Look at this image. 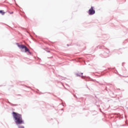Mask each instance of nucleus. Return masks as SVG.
I'll return each instance as SVG.
<instances>
[{"instance_id": "nucleus-15", "label": "nucleus", "mask_w": 128, "mask_h": 128, "mask_svg": "<svg viewBox=\"0 0 128 128\" xmlns=\"http://www.w3.org/2000/svg\"><path fill=\"white\" fill-rule=\"evenodd\" d=\"M61 110H64V108H62V109H61Z\"/></svg>"}, {"instance_id": "nucleus-17", "label": "nucleus", "mask_w": 128, "mask_h": 128, "mask_svg": "<svg viewBox=\"0 0 128 128\" xmlns=\"http://www.w3.org/2000/svg\"><path fill=\"white\" fill-rule=\"evenodd\" d=\"M67 46H70V45L68 44Z\"/></svg>"}, {"instance_id": "nucleus-6", "label": "nucleus", "mask_w": 128, "mask_h": 128, "mask_svg": "<svg viewBox=\"0 0 128 128\" xmlns=\"http://www.w3.org/2000/svg\"><path fill=\"white\" fill-rule=\"evenodd\" d=\"M0 14H2V16H4L6 14V12H4L3 10H0Z\"/></svg>"}, {"instance_id": "nucleus-12", "label": "nucleus", "mask_w": 128, "mask_h": 128, "mask_svg": "<svg viewBox=\"0 0 128 128\" xmlns=\"http://www.w3.org/2000/svg\"><path fill=\"white\" fill-rule=\"evenodd\" d=\"M74 96L76 98L77 100H78V96H76L74 94Z\"/></svg>"}, {"instance_id": "nucleus-9", "label": "nucleus", "mask_w": 128, "mask_h": 128, "mask_svg": "<svg viewBox=\"0 0 128 128\" xmlns=\"http://www.w3.org/2000/svg\"><path fill=\"white\" fill-rule=\"evenodd\" d=\"M89 78V80H90L91 82H94V79L91 78Z\"/></svg>"}, {"instance_id": "nucleus-14", "label": "nucleus", "mask_w": 128, "mask_h": 128, "mask_svg": "<svg viewBox=\"0 0 128 128\" xmlns=\"http://www.w3.org/2000/svg\"><path fill=\"white\" fill-rule=\"evenodd\" d=\"M124 63H122V66H124Z\"/></svg>"}, {"instance_id": "nucleus-1", "label": "nucleus", "mask_w": 128, "mask_h": 128, "mask_svg": "<svg viewBox=\"0 0 128 128\" xmlns=\"http://www.w3.org/2000/svg\"><path fill=\"white\" fill-rule=\"evenodd\" d=\"M12 116H13L14 120L16 126H18V124H24V121L22 120V114L18 112H12Z\"/></svg>"}, {"instance_id": "nucleus-19", "label": "nucleus", "mask_w": 128, "mask_h": 128, "mask_svg": "<svg viewBox=\"0 0 128 128\" xmlns=\"http://www.w3.org/2000/svg\"><path fill=\"white\" fill-rule=\"evenodd\" d=\"M87 88H88V87L87 86Z\"/></svg>"}, {"instance_id": "nucleus-20", "label": "nucleus", "mask_w": 128, "mask_h": 128, "mask_svg": "<svg viewBox=\"0 0 128 128\" xmlns=\"http://www.w3.org/2000/svg\"><path fill=\"white\" fill-rule=\"evenodd\" d=\"M126 78H128V76H126Z\"/></svg>"}, {"instance_id": "nucleus-4", "label": "nucleus", "mask_w": 128, "mask_h": 128, "mask_svg": "<svg viewBox=\"0 0 128 128\" xmlns=\"http://www.w3.org/2000/svg\"><path fill=\"white\" fill-rule=\"evenodd\" d=\"M106 52H104V54L103 58H108V54H110V50L108 48H106Z\"/></svg>"}, {"instance_id": "nucleus-18", "label": "nucleus", "mask_w": 128, "mask_h": 128, "mask_svg": "<svg viewBox=\"0 0 128 128\" xmlns=\"http://www.w3.org/2000/svg\"><path fill=\"white\" fill-rule=\"evenodd\" d=\"M48 52H50V51H48Z\"/></svg>"}, {"instance_id": "nucleus-3", "label": "nucleus", "mask_w": 128, "mask_h": 128, "mask_svg": "<svg viewBox=\"0 0 128 128\" xmlns=\"http://www.w3.org/2000/svg\"><path fill=\"white\" fill-rule=\"evenodd\" d=\"M88 14L90 16H92L96 14V10H94L93 6H91V8L88 11Z\"/></svg>"}, {"instance_id": "nucleus-21", "label": "nucleus", "mask_w": 128, "mask_h": 128, "mask_svg": "<svg viewBox=\"0 0 128 128\" xmlns=\"http://www.w3.org/2000/svg\"><path fill=\"white\" fill-rule=\"evenodd\" d=\"M14 2H16V0H14Z\"/></svg>"}, {"instance_id": "nucleus-10", "label": "nucleus", "mask_w": 128, "mask_h": 128, "mask_svg": "<svg viewBox=\"0 0 128 128\" xmlns=\"http://www.w3.org/2000/svg\"><path fill=\"white\" fill-rule=\"evenodd\" d=\"M93 82H98V84H100V82L96 81V80H93Z\"/></svg>"}, {"instance_id": "nucleus-16", "label": "nucleus", "mask_w": 128, "mask_h": 128, "mask_svg": "<svg viewBox=\"0 0 128 128\" xmlns=\"http://www.w3.org/2000/svg\"><path fill=\"white\" fill-rule=\"evenodd\" d=\"M27 88H30V86H27Z\"/></svg>"}, {"instance_id": "nucleus-5", "label": "nucleus", "mask_w": 128, "mask_h": 128, "mask_svg": "<svg viewBox=\"0 0 128 128\" xmlns=\"http://www.w3.org/2000/svg\"><path fill=\"white\" fill-rule=\"evenodd\" d=\"M83 74H84V73L82 72L81 74H80V72L76 74V76H82V78H84V76H82Z\"/></svg>"}, {"instance_id": "nucleus-7", "label": "nucleus", "mask_w": 128, "mask_h": 128, "mask_svg": "<svg viewBox=\"0 0 128 128\" xmlns=\"http://www.w3.org/2000/svg\"><path fill=\"white\" fill-rule=\"evenodd\" d=\"M8 104H10V106H18V104H12V103H10V102H8Z\"/></svg>"}, {"instance_id": "nucleus-13", "label": "nucleus", "mask_w": 128, "mask_h": 128, "mask_svg": "<svg viewBox=\"0 0 128 128\" xmlns=\"http://www.w3.org/2000/svg\"><path fill=\"white\" fill-rule=\"evenodd\" d=\"M10 14H14V12H11Z\"/></svg>"}, {"instance_id": "nucleus-8", "label": "nucleus", "mask_w": 128, "mask_h": 128, "mask_svg": "<svg viewBox=\"0 0 128 128\" xmlns=\"http://www.w3.org/2000/svg\"><path fill=\"white\" fill-rule=\"evenodd\" d=\"M18 128H24V126H18Z\"/></svg>"}, {"instance_id": "nucleus-2", "label": "nucleus", "mask_w": 128, "mask_h": 128, "mask_svg": "<svg viewBox=\"0 0 128 128\" xmlns=\"http://www.w3.org/2000/svg\"><path fill=\"white\" fill-rule=\"evenodd\" d=\"M17 44L18 48L22 49L21 52H28L30 55H32V52H30V49H28L26 45L20 44L18 43H17Z\"/></svg>"}, {"instance_id": "nucleus-11", "label": "nucleus", "mask_w": 128, "mask_h": 128, "mask_svg": "<svg viewBox=\"0 0 128 128\" xmlns=\"http://www.w3.org/2000/svg\"><path fill=\"white\" fill-rule=\"evenodd\" d=\"M99 48H104V46H98Z\"/></svg>"}]
</instances>
